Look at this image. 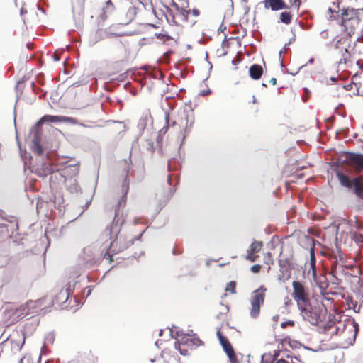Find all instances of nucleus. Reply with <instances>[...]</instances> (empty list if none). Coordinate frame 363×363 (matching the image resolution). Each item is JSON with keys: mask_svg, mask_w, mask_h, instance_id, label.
<instances>
[{"mask_svg": "<svg viewBox=\"0 0 363 363\" xmlns=\"http://www.w3.org/2000/svg\"><path fill=\"white\" fill-rule=\"evenodd\" d=\"M313 281L315 282L316 285L320 288V292L322 294H332L331 291H327L328 287V283L327 281V278L323 274L317 275L315 272V276L312 277Z\"/></svg>", "mask_w": 363, "mask_h": 363, "instance_id": "obj_18", "label": "nucleus"}, {"mask_svg": "<svg viewBox=\"0 0 363 363\" xmlns=\"http://www.w3.org/2000/svg\"><path fill=\"white\" fill-rule=\"evenodd\" d=\"M263 4L265 9H271L272 11L289 9L284 0H264Z\"/></svg>", "mask_w": 363, "mask_h": 363, "instance_id": "obj_17", "label": "nucleus"}, {"mask_svg": "<svg viewBox=\"0 0 363 363\" xmlns=\"http://www.w3.org/2000/svg\"><path fill=\"white\" fill-rule=\"evenodd\" d=\"M165 120H166L167 123L169 125V113H167L166 115Z\"/></svg>", "mask_w": 363, "mask_h": 363, "instance_id": "obj_44", "label": "nucleus"}, {"mask_svg": "<svg viewBox=\"0 0 363 363\" xmlns=\"http://www.w3.org/2000/svg\"><path fill=\"white\" fill-rule=\"evenodd\" d=\"M359 25V18H352L350 20H342V32L345 33L347 35L351 36L354 33L356 28Z\"/></svg>", "mask_w": 363, "mask_h": 363, "instance_id": "obj_15", "label": "nucleus"}, {"mask_svg": "<svg viewBox=\"0 0 363 363\" xmlns=\"http://www.w3.org/2000/svg\"><path fill=\"white\" fill-rule=\"evenodd\" d=\"M275 363H287L286 360H284L283 359H278Z\"/></svg>", "mask_w": 363, "mask_h": 363, "instance_id": "obj_45", "label": "nucleus"}, {"mask_svg": "<svg viewBox=\"0 0 363 363\" xmlns=\"http://www.w3.org/2000/svg\"><path fill=\"white\" fill-rule=\"evenodd\" d=\"M115 11V6L112 3L111 0H108L105 6L102 9V13L101 14V18L103 20L107 19L109 16H111Z\"/></svg>", "mask_w": 363, "mask_h": 363, "instance_id": "obj_21", "label": "nucleus"}, {"mask_svg": "<svg viewBox=\"0 0 363 363\" xmlns=\"http://www.w3.org/2000/svg\"><path fill=\"white\" fill-rule=\"evenodd\" d=\"M79 171V167L78 165H68L65 167L60 171H57L56 172H53V175L51 176V179L54 177L56 179H58V177H60L62 182H65L68 178H72L76 176Z\"/></svg>", "mask_w": 363, "mask_h": 363, "instance_id": "obj_11", "label": "nucleus"}, {"mask_svg": "<svg viewBox=\"0 0 363 363\" xmlns=\"http://www.w3.org/2000/svg\"><path fill=\"white\" fill-rule=\"evenodd\" d=\"M267 288L261 286L257 289L252 291L250 297L251 308L250 314L252 318H256L259 315L260 307L264 303Z\"/></svg>", "mask_w": 363, "mask_h": 363, "instance_id": "obj_6", "label": "nucleus"}, {"mask_svg": "<svg viewBox=\"0 0 363 363\" xmlns=\"http://www.w3.org/2000/svg\"><path fill=\"white\" fill-rule=\"evenodd\" d=\"M328 172L331 174V179L335 175V177L340 181V159L339 157H337L335 160H332L330 169Z\"/></svg>", "mask_w": 363, "mask_h": 363, "instance_id": "obj_20", "label": "nucleus"}, {"mask_svg": "<svg viewBox=\"0 0 363 363\" xmlns=\"http://www.w3.org/2000/svg\"><path fill=\"white\" fill-rule=\"evenodd\" d=\"M253 103H256V99L253 97Z\"/></svg>", "mask_w": 363, "mask_h": 363, "instance_id": "obj_54", "label": "nucleus"}, {"mask_svg": "<svg viewBox=\"0 0 363 363\" xmlns=\"http://www.w3.org/2000/svg\"><path fill=\"white\" fill-rule=\"evenodd\" d=\"M347 159L358 167L363 168V155L352 154L347 157Z\"/></svg>", "mask_w": 363, "mask_h": 363, "instance_id": "obj_31", "label": "nucleus"}, {"mask_svg": "<svg viewBox=\"0 0 363 363\" xmlns=\"http://www.w3.org/2000/svg\"><path fill=\"white\" fill-rule=\"evenodd\" d=\"M134 8L138 10L152 8V0H128Z\"/></svg>", "mask_w": 363, "mask_h": 363, "instance_id": "obj_24", "label": "nucleus"}, {"mask_svg": "<svg viewBox=\"0 0 363 363\" xmlns=\"http://www.w3.org/2000/svg\"><path fill=\"white\" fill-rule=\"evenodd\" d=\"M208 92H209V91H208V92L204 91V92H203V93H202V95L205 96V95L208 94Z\"/></svg>", "mask_w": 363, "mask_h": 363, "instance_id": "obj_50", "label": "nucleus"}, {"mask_svg": "<svg viewBox=\"0 0 363 363\" xmlns=\"http://www.w3.org/2000/svg\"><path fill=\"white\" fill-rule=\"evenodd\" d=\"M298 308L300 310L303 319L313 325H319L326 314V309L324 307L320 306L318 303L313 305L310 301L306 306Z\"/></svg>", "mask_w": 363, "mask_h": 363, "instance_id": "obj_3", "label": "nucleus"}, {"mask_svg": "<svg viewBox=\"0 0 363 363\" xmlns=\"http://www.w3.org/2000/svg\"><path fill=\"white\" fill-rule=\"evenodd\" d=\"M216 335L219 340L220 344L221 345L224 352L227 354L230 363H240L237 355L233 348L232 345L229 342L228 339L223 335L220 330H218Z\"/></svg>", "mask_w": 363, "mask_h": 363, "instance_id": "obj_8", "label": "nucleus"}, {"mask_svg": "<svg viewBox=\"0 0 363 363\" xmlns=\"http://www.w3.org/2000/svg\"><path fill=\"white\" fill-rule=\"evenodd\" d=\"M359 324L354 318H346L342 328V348L353 346L359 333Z\"/></svg>", "mask_w": 363, "mask_h": 363, "instance_id": "obj_4", "label": "nucleus"}, {"mask_svg": "<svg viewBox=\"0 0 363 363\" xmlns=\"http://www.w3.org/2000/svg\"><path fill=\"white\" fill-rule=\"evenodd\" d=\"M312 242H314V240L311 238ZM315 249H314V243H313V246L310 248V261H309V268L307 271V275L315 277L316 269H315Z\"/></svg>", "mask_w": 363, "mask_h": 363, "instance_id": "obj_19", "label": "nucleus"}, {"mask_svg": "<svg viewBox=\"0 0 363 363\" xmlns=\"http://www.w3.org/2000/svg\"><path fill=\"white\" fill-rule=\"evenodd\" d=\"M45 123H69L71 124H77V121L76 118L72 117L62 116H52L45 115L38 122V126H42Z\"/></svg>", "mask_w": 363, "mask_h": 363, "instance_id": "obj_10", "label": "nucleus"}, {"mask_svg": "<svg viewBox=\"0 0 363 363\" xmlns=\"http://www.w3.org/2000/svg\"><path fill=\"white\" fill-rule=\"evenodd\" d=\"M350 132V128L348 126H346V127H342V132H341V134H342V140H345V142H349L351 140V138H348L347 139V135H348V133Z\"/></svg>", "mask_w": 363, "mask_h": 363, "instance_id": "obj_36", "label": "nucleus"}, {"mask_svg": "<svg viewBox=\"0 0 363 363\" xmlns=\"http://www.w3.org/2000/svg\"><path fill=\"white\" fill-rule=\"evenodd\" d=\"M151 9H152V11H155V9H153L152 7Z\"/></svg>", "mask_w": 363, "mask_h": 363, "instance_id": "obj_59", "label": "nucleus"}, {"mask_svg": "<svg viewBox=\"0 0 363 363\" xmlns=\"http://www.w3.org/2000/svg\"><path fill=\"white\" fill-rule=\"evenodd\" d=\"M292 289L291 296L296 302L298 308L306 306L309 301V294L308 289L303 284L298 281H294L292 282Z\"/></svg>", "mask_w": 363, "mask_h": 363, "instance_id": "obj_7", "label": "nucleus"}, {"mask_svg": "<svg viewBox=\"0 0 363 363\" xmlns=\"http://www.w3.org/2000/svg\"><path fill=\"white\" fill-rule=\"evenodd\" d=\"M269 83L272 85H276L277 84V79L275 78H272L270 80H269Z\"/></svg>", "mask_w": 363, "mask_h": 363, "instance_id": "obj_43", "label": "nucleus"}, {"mask_svg": "<svg viewBox=\"0 0 363 363\" xmlns=\"http://www.w3.org/2000/svg\"><path fill=\"white\" fill-rule=\"evenodd\" d=\"M126 205V197L123 196L118 201L114 209V218L111 226L107 228L103 233L101 241L106 242L107 247L104 258L109 262L113 261V254L119 253L133 244L134 239L130 235L119 234L120 228L124 223V208Z\"/></svg>", "mask_w": 363, "mask_h": 363, "instance_id": "obj_1", "label": "nucleus"}, {"mask_svg": "<svg viewBox=\"0 0 363 363\" xmlns=\"http://www.w3.org/2000/svg\"><path fill=\"white\" fill-rule=\"evenodd\" d=\"M264 262L266 264L269 265V268H270V265L274 264V260L271 252H267L264 255Z\"/></svg>", "mask_w": 363, "mask_h": 363, "instance_id": "obj_34", "label": "nucleus"}, {"mask_svg": "<svg viewBox=\"0 0 363 363\" xmlns=\"http://www.w3.org/2000/svg\"><path fill=\"white\" fill-rule=\"evenodd\" d=\"M362 88H363V84H362Z\"/></svg>", "mask_w": 363, "mask_h": 363, "instance_id": "obj_60", "label": "nucleus"}, {"mask_svg": "<svg viewBox=\"0 0 363 363\" xmlns=\"http://www.w3.org/2000/svg\"><path fill=\"white\" fill-rule=\"evenodd\" d=\"M341 116H342V117H344V114H343V113H342V112Z\"/></svg>", "mask_w": 363, "mask_h": 363, "instance_id": "obj_58", "label": "nucleus"}, {"mask_svg": "<svg viewBox=\"0 0 363 363\" xmlns=\"http://www.w3.org/2000/svg\"><path fill=\"white\" fill-rule=\"evenodd\" d=\"M203 345V342L194 335L184 334L177 337L174 347L181 354L185 356L188 355L190 351Z\"/></svg>", "mask_w": 363, "mask_h": 363, "instance_id": "obj_5", "label": "nucleus"}, {"mask_svg": "<svg viewBox=\"0 0 363 363\" xmlns=\"http://www.w3.org/2000/svg\"><path fill=\"white\" fill-rule=\"evenodd\" d=\"M344 60H345V64H347V61H346L345 58L344 59Z\"/></svg>", "mask_w": 363, "mask_h": 363, "instance_id": "obj_57", "label": "nucleus"}, {"mask_svg": "<svg viewBox=\"0 0 363 363\" xmlns=\"http://www.w3.org/2000/svg\"><path fill=\"white\" fill-rule=\"evenodd\" d=\"M342 86L350 93L348 94L349 96L352 95H361L363 96V79L361 82H354V76L352 77V81L347 84H343L342 83Z\"/></svg>", "mask_w": 363, "mask_h": 363, "instance_id": "obj_14", "label": "nucleus"}, {"mask_svg": "<svg viewBox=\"0 0 363 363\" xmlns=\"http://www.w3.org/2000/svg\"><path fill=\"white\" fill-rule=\"evenodd\" d=\"M172 253H173L174 255H180V254L182 253V252H180V251H177L175 249H174V250H172Z\"/></svg>", "mask_w": 363, "mask_h": 363, "instance_id": "obj_46", "label": "nucleus"}, {"mask_svg": "<svg viewBox=\"0 0 363 363\" xmlns=\"http://www.w3.org/2000/svg\"><path fill=\"white\" fill-rule=\"evenodd\" d=\"M331 80L333 81V82L336 81V79L335 78H331Z\"/></svg>", "mask_w": 363, "mask_h": 363, "instance_id": "obj_56", "label": "nucleus"}, {"mask_svg": "<svg viewBox=\"0 0 363 363\" xmlns=\"http://www.w3.org/2000/svg\"><path fill=\"white\" fill-rule=\"evenodd\" d=\"M279 351H274V354L264 353L262 357V363H275L279 359Z\"/></svg>", "mask_w": 363, "mask_h": 363, "instance_id": "obj_27", "label": "nucleus"}, {"mask_svg": "<svg viewBox=\"0 0 363 363\" xmlns=\"http://www.w3.org/2000/svg\"><path fill=\"white\" fill-rule=\"evenodd\" d=\"M176 3L174 0L171 4V8L166 7L165 17L169 25L173 29H179V33L186 25L193 26L196 23L195 19H190L191 10H186Z\"/></svg>", "mask_w": 363, "mask_h": 363, "instance_id": "obj_2", "label": "nucleus"}, {"mask_svg": "<svg viewBox=\"0 0 363 363\" xmlns=\"http://www.w3.org/2000/svg\"><path fill=\"white\" fill-rule=\"evenodd\" d=\"M291 1V6H289V9H296L298 11L301 4L300 0H289Z\"/></svg>", "mask_w": 363, "mask_h": 363, "instance_id": "obj_37", "label": "nucleus"}, {"mask_svg": "<svg viewBox=\"0 0 363 363\" xmlns=\"http://www.w3.org/2000/svg\"><path fill=\"white\" fill-rule=\"evenodd\" d=\"M143 233H144V231H142V233L138 235V236H135L133 239L134 240H139L140 238L141 237V235H143Z\"/></svg>", "mask_w": 363, "mask_h": 363, "instance_id": "obj_47", "label": "nucleus"}, {"mask_svg": "<svg viewBox=\"0 0 363 363\" xmlns=\"http://www.w3.org/2000/svg\"><path fill=\"white\" fill-rule=\"evenodd\" d=\"M328 11L330 13L329 16L330 19H336L338 17V11L333 10L331 7L328 8Z\"/></svg>", "mask_w": 363, "mask_h": 363, "instance_id": "obj_38", "label": "nucleus"}, {"mask_svg": "<svg viewBox=\"0 0 363 363\" xmlns=\"http://www.w3.org/2000/svg\"><path fill=\"white\" fill-rule=\"evenodd\" d=\"M118 168L122 171L123 174L125 177V182L128 178V174L131 167V160L129 157L128 159H125L118 162Z\"/></svg>", "mask_w": 363, "mask_h": 363, "instance_id": "obj_22", "label": "nucleus"}, {"mask_svg": "<svg viewBox=\"0 0 363 363\" xmlns=\"http://www.w3.org/2000/svg\"><path fill=\"white\" fill-rule=\"evenodd\" d=\"M174 125H176V121L172 122V123L171 124L172 126H173Z\"/></svg>", "mask_w": 363, "mask_h": 363, "instance_id": "obj_53", "label": "nucleus"}, {"mask_svg": "<svg viewBox=\"0 0 363 363\" xmlns=\"http://www.w3.org/2000/svg\"><path fill=\"white\" fill-rule=\"evenodd\" d=\"M263 247V243L261 241H255L250 245L247 250V255L246 259L252 262H255L259 256L257 255Z\"/></svg>", "mask_w": 363, "mask_h": 363, "instance_id": "obj_16", "label": "nucleus"}, {"mask_svg": "<svg viewBox=\"0 0 363 363\" xmlns=\"http://www.w3.org/2000/svg\"><path fill=\"white\" fill-rule=\"evenodd\" d=\"M250 76L255 80L259 79L263 74L262 67L259 65L254 64L249 69Z\"/></svg>", "mask_w": 363, "mask_h": 363, "instance_id": "obj_23", "label": "nucleus"}, {"mask_svg": "<svg viewBox=\"0 0 363 363\" xmlns=\"http://www.w3.org/2000/svg\"><path fill=\"white\" fill-rule=\"evenodd\" d=\"M353 18H358L357 12L354 9H342V20H350Z\"/></svg>", "mask_w": 363, "mask_h": 363, "instance_id": "obj_30", "label": "nucleus"}, {"mask_svg": "<svg viewBox=\"0 0 363 363\" xmlns=\"http://www.w3.org/2000/svg\"><path fill=\"white\" fill-rule=\"evenodd\" d=\"M287 363H304L300 358L297 357H291L290 362L287 361Z\"/></svg>", "mask_w": 363, "mask_h": 363, "instance_id": "obj_41", "label": "nucleus"}, {"mask_svg": "<svg viewBox=\"0 0 363 363\" xmlns=\"http://www.w3.org/2000/svg\"><path fill=\"white\" fill-rule=\"evenodd\" d=\"M27 46H28V48L29 49H31V48H32L29 44H28V45H27Z\"/></svg>", "mask_w": 363, "mask_h": 363, "instance_id": "obj_55", "label": "nucleus"}, {"mask_svg": "<svg viewBox=\"0 0 363 363\" xmlns=\"http://www.w3.org/2000/svg\"><path fill=\"white\" fill-rule=\"evenodd\" d=\"M179 29H173L172 28H163L162 32L155 33V36L164 43H168L171 40L179 38Z\"/></svg>", "mask_w": 363, "mask_h": 363, "instance_id": "obj_13", "label": "nucleus"}, {"mask_svg": "<svg viewBox=\"0 0 363 363\" xmlns=\"http://www.w3.org/2000/svg\"><path fill=\"white\" fill-rule=\"evenodd\" d=\"M294 322L293 320L284 321L281 323V327L282 328H285L287 326H294Z\"/></svg>", "mask_w": 363, "mask_h": 363, "instance_id": "obj_40", "label": "nucleus"}, {"mask_svg": "<svg viewBox=\"0 0 363 363\" xmlns=\"http://www.w3.org/2000/svg\"><path fill=\"white\" fill-rule=\"evenodd\" d=\"M200 11L198 9H193L191 11V15L189 16L190 19H195L199 16Z\"/></svg>", "mask_w": 363, "mask_h": 363, "instance_id": "obj_39", "label": "nucleus"}, {"mask_svg": "<svg viewBox=\"0 0 363 363\" xmlns=\"http://www.w3.org/2000/svg\"><path fill=\"white\" fill-rule=\"evenodd\" d=\"M293 9H286L284 11H282L279 14V21L286 24L289 25L291 23L294 14L292 13Z\"/></svg>", "mask_w": 363, "mask_h": 363, "instance_id": "obj_26", "label": "nucleus"}, {"mask_svg": "<svg viewBox=\"0 0 363 363\" xmlns=\"http://www.w3.org/2000/svg\"><path fill=\"white\" fill-rule=\"evenodd\" d=\"M342 186L353 188L357 196H363V185L358 178H354L351 180L347 176L342 174Z\"/></svg>", "mask_w": 363, "mask_h": 363, "instance_id": "obj_12", "label": "nucleus"}, {"mask_svg": "<svg viewBox=\"0 0 363 363\" xmlns=\"http://www.w3.org/2000/svg\"><path fill=\"white\" fill-rule=\"evenodd\" d=\"M279 266H280L281 267H284V266H285V264H283V260H281V259H279Z\"/></svg>", "mask_w": 363, "mask_h": 363, "instance_id": "obj_48", "label": "nucleus"}, {"mask_svg": "<svg viewBox=\"0 0 363 363\" xmlns=\"http://www.w3.org/2000/svg\"><path fill=\"white\" fill-rule=\"evenodd\" d=\"M340 40H337V42H336V43H335V48L336 49H337V48H339V46H338V43H340Z\"/></svg>", "mask_w": 363, "mask_h": 363, "instance_id": "obj_49", "label": "nucleus"}, {"mask_svg": "<svg viewBox=\"0 0 363 363\" xmlns=\"http://www.w3.org/2000/svg\"><path fill=\"white\" fill-rule=\"evenodd\" d=\"M41 135V126H38V124L36 123V125L30 131V137L32 143L31 150L34 153H35L38 155H42L43 154V149L40 144Z\"/></svg>", "mask_w": 363, "mask_h": 363, "instance_id": "obj_9", "label": "nucleus"}, {"mask_svg": "<svg viewBox=\"0 0 363 363\" xmlns=\"http://www.w3.org/2000/svg\"><path fill=\"white\" fill-rule=\"evenodd\" d=\"M69 290L68 289H62L55 296V298L57 301H66L69 298Z\"/></svg>", "mask_w": 363, "mask_h": 363, "instance_id": "obj_32", "label": "nucleus"}, {"mask_svg": "<svg viewBox=\"0 0 363 363\" xmlns=\"http://www.w3.org/2000/svg\"><path fill=\"white\" fill-rule=\"evenodd\" d=\"M35 173L41 177H46L52 173L51 165L49 163H43L41 167H37Z\"/></svg>", "mask_w": 363, "mask_h": 363, "instance_id": "obj_25", "label": "nucleus"}, {"mask_svg": "<svg viewBox=\"0 0 363 363\" xmlns=\"http://www.w3.org/2000/svg\"><path fill=\"white\" fill-rule=\"evenodd\" d=\"M339 269H338V266H337V264L335 262L334 264H333L332 265V267H331V272H330V274L334 277L335 278L336 280H338V277L337 276L339 275Z\"/></svg>", "mask_w": 363, "mask_h": 363, "instance_id": "obj_35", "label": "nucleus"}, {"mask_svg": "<svg viewBox=\"0 0 363 363\" xmlns=\"http://www.w3.org/2000/svg\"><path fill=\"white\" fill-rule=\"evenodd\" d=\"M344 77H345V73L342 72V76H341L342 80L344 79Z\"/></svg>", "mask_w": 363, "mask_h": 363, "instance_id": "obj_52", "label": "nucleus"}, {"mask_svg": "<svg viewBox=\"0 0 363 363\" xmlns=\"http://www.w3.org/2000/svg\"><path fill=\"white\" fill-rule=\"evenodd\" d=\"M342 298H344L346 301L347 309H353L354 313H359L360 306H357V302L354 301L351 296L345 297L342 295Z\"/></svg>", "mask_w": 363, "mask_h": 363, "instance_id": "obj_29", "label": "nucleus"}, {"mask_svg": "<svg viewBox=\"0 0 363 363\" xmlns=\"http://www.w3.org/2000/svg\"><path fill=\"white\" fill-rule=\"evenodd\" d=\"M335 239H336V242H337V229L336 230V237H335Z\"/></svg>", "mask_w": 363, "mask_h": 363, "instance_id": "obj_51", "label": "nucleus"}, {"mask_svg": "<svg viewBox=\"0 0 363 363\" xmlns=\"http://www.w3.org/2000/svg\"><path fill=\"white\" fill-rule=\"evenodd\" d=\"M261 269V265L259 264H255L251 267V271L253 273H258L260 272Z\"/></svg>", "mask_w": 363, "mask_h": 363, "instance_id": "obj_42", "label": "nucleus"}, {"mask_svg": "<svg viewBox=\"0 0 363 363\" xmlns=\"http://www.w3.org/2000/svg\"><path fill=\"white\" fill-rule=\"evenodd\" d=\"M236 282L231 281L227 284L225 287V292H229L230 294H235L236 293Z\"/></svg>", "mask_w": 363, "mask_h": 363, "instance_id": "obj_33", "label": "nucleus"}, {"mask_svg": "<svg viewBox=\"0 0 363 363\" xmlns=\"http://www.w3.org/2000/svg\"><path fill=\"white\" fill-rule=\"evenodd\" d=\"M323 332L331 335L333 334L337 335L338 328L336 326L335 322L330 319L328 323L323 327Z\"/></svg>", "mask_w": 363, "mask_h": 363, "instance_id": "obj_28", "label": "nucleus"}]
</instances>
